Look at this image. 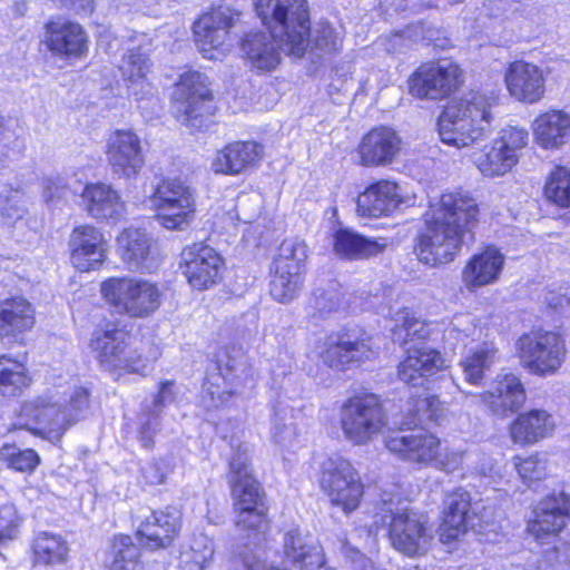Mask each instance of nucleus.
<instances>
[{"label":"nucleus","instance_id":"nucleus-63","mask_svg":"<svg viewBox=\"0 0 570 570\" xmlns=\"http://www.w3.org/2000/svg\"><path fill=\"white\" fill-rule=\"evenodd\" d=\"M20 148L14 130H12L8 122L0 117V166H4L14 154L16 149Z\"/></svg>","mask_w":570,"mask_h":570},{"label":"nucleus","instance_id":"nucleus-56","mask_svg":"<svg viewBox=\"0 0 570 570\" xmlns=\"http://www.w3.org/2000/svg\"><path fill=\"white\" fill-rule=\"evenodd\" d=\"M547 197L561 207H570V170L557 167L546 185Z\"/></svg>","mask_w":570,"mask_h":570},{"label":"nucleus","instance_id":"nucleus-57","mask_svg":"<svg viewBox=\"0 0 570 570\" xmlns=\"http://www.w3.org/2000/svg\"><path fill=\"white\" fill-rule=\"evenodd\" d=\"M28 214L26 199L21 191L10 190L0 205L1 223L6 226H14Z\"/></svg>","mask_w":570,"mask_h":570},{"label":"nucleus","instance_id":"nucleus-51","mask_svg":"<svg viewBox=\"0 0 570 570\" xmlns=\"http://www.w3.org/2000/svg\"><path fill=\"white\" fill-rule=\"evenodd\" d=\"M341 38L334 28L326 22H321L306 36V49L309 48L311 53L316 58L323 55L335 52L341 47Z\"/></svg>","mask_w":570,"mask_h":570},{"label":"nucleus","instance_id":"nucleus-60","mask_svg":"<svg viewBox=\"0 0 570 570\" xmlns=\"http://www.w3.org/2000/svg\"><path fill=\"white\" fill-rule=\"evenodd\" d=\"M159 430V413L151 411L149 405H145L144 413L140 416V426L138 430V441L145 449H153L155 436Z\"/></svg>","mask_w":570,"mask_h":570},{"label":"nucleus","instance_id":"nucleus-8","mask_svg":"<svg viewBox=\"0 0 570 570\" xmlns=\"http://www.w3.org/2000/svg\"><path fill=\"white\" fill-rule=\"evenodd\" d=\"M100 292L116 313L134 318L154 314L161 302V292L157 284L137 277L107 278L102 282Z\"/></svg>","mask_w":570,"mask_h":570},{"label":"nucleus","instance_id":"nucleus-28","mask_svg":"<svg viewBox=\"0 0 570 570\" xmlns=\"http://www.w3.org/2000/svg\"><path fill=\"white\" fill-rule=\"evenodd\" d=\"M88 215L97 220L117 223L126 216V203L110 185H87L81 194Z\"/></svg>","mask_w":570,"mask_h":570},{"label":"nucleus","instance_id":"nucleus-32","mask_svg":"<svg viewBox=\"0 0 570 570\" xmlns=\"http://www.w3.org/2000/svg\"><path fill=\"white\" fill-rule=\"evenodd\" d=\"M45 42L57 55L80 57L87 50V35L76 22L57 19L46 24Z\"/></svg>","mask_w":570,"mask_h":570},{"label":"nucleus","instance_id":"nucleus-24","mask_svg":"<svg viewBox=\"0 0 570 570\" xmlns=\"http://www.w3.org/2000/svg\"><path fill=\"white\" fill-rule=\"evenodd\" d=\"M180 511L176 508L154 511L137 529L139 544L156 550L169 547L180 528Z\"/></svg>","mask_w":570,"mask_h":570},{"label":"nucleus","instance_id":"nucleus-33","mask_svg":"<svg viewBox=\"0 0 570 570\" xmlns=\"http://www.w3.org/2000/svg\"><path fill=\"white\" fill-rule=\"evenodd\" d=\"M263 155V147L255 141H236L218 150L212 169L216 174L236 176L254 166Z\"/></svg>","mask_w":570,"mask_h":570},{"label":"nucleus","instance_id":"nucleus-10","mask_svg":"<svg viewBox=\"0 0 570 570\" xmlns=\"http://www.w3.org/2000/svg\"><path fill=\"white\" fill-rule=\"evenodd\" d=\"M151 204L157 213L158 223L166 229L183 230L194 220V190L180 179H163L151 195Z\"/></svg>","mask_w":570,"mask_h":570},{"label":"nucleus","instance_id":"nucleus-34","mask_svg":"<svg viewBox=\"0 0 570 570\" xmlns=\"http://www.w3.org/2000/svg\"><path fill=\"white\" fill-rule=\"evenodd\" d=\"M401 203L399 186L390 180H381L358 195L357 213L363 217H381L395 210Z\"/></svg>","mask_w":570,"mask_h":570},{"label":"nucleus","instance_id":"nucleus-36","mask_svg":"<svg viewBox=\"0 0 570 570\" xmlns=\"http://www.w3.org/2000/svg\"><path fill=\"white\" fill-rule=\"evenodd\" d=\"M150 59L140 49L129 50L122 58L120 71L126 81L128 91L137 100L151 97L154 87L148 79L150 73Z\"/></svg>","mask_w":570,"mask_h":570},{"label":"nucleus","instance_id":"nucleus-35","mask_svg":"<svg viewBox=\"0 0 570 570\" xmlns=\"http://www.w3.org/2000/svg\"><path fill=\"white\" fill-rule=\"evenodd\" d=\"M471 498L468 491L458 489L446 497L444 519L440 525V540L451 543L466 532Z\"/></svg>","mask_w":570,"mask_h":570},{"label":"nucleus","instance_id":"nucleus-1","mask_svg":"<svg viewBox=\"0 0 570 570\" xmlns=\"http://www.w3.org/2000/svg\"><path fill=\"white\" fill-rule=\"evenodd\" d=\"M255 11L268 33L252 31L243 40L246 59L258 72L277 68L282 52L295 58L306 51L309 10L306 0H255Z\"/></svg>","mask_w":570,"mask_h":570},{"label":"nucleus","instance_id":"nucleus-61","mask_svg":"<svg viewBox=\"0 0 570 570\" xmlns=\"http://www.w3.org/2000/svg\"><path fill=\"white\" fill-rule=\"evenodd\" d=\"M19 523L20 518L13 504L0 507V546L17 537Z\"/></svg>","mask_w":570,"mask_h":570},{"label":"nucleus","instance_id":"nucleus-42","mask_svg":"<svg viewBox=\"0 0 570 570\" xmlns=\"http://www.w3.org/2000/svg\"><path fill=\"white\" fill-rule=\"evenodd\" d=\"M498 360L499 350L493 342H484L469 350L460 361L464 380L470 384L480 385Z\"/></svg>","mask_w":570,"mask_h":570},{"label":"nucleus","instance_id":"nucleus-15","mask_svg":"<svg viewBox=\"0 0 570 570\" xmlns=\"http://www.w3.org/2000/svg\"><path fill=\"white\" fill-rule=\"evenodd\" d=\"M313 352L326 366L338 371L371 360L375 355L368 337H356L345 330L320 337Z\"/></svg>","mask_w":570,"mask_h":570},{"label":"nucleus","instance_id":"nucleus-19","mask_svg":"<svg viewBox=\"0 0 570 570\" xmlns=\"http://www.w3.org/2000/svg\"><path fill=\"white\" fill-rule=\"evenodd\" d=\"M239 11L223 3L203 14L194 24L195 40L204 55L230 45V30L239 19Z\"/></svg>","mask_w":570,"mask_h":570},{"label":"nucleus","instance_id":"nucleus-5","mask_svg":"<svg viewBox=\"0 0 570 570\" xmlns=\"http://www.w3.org/2000/svg\"><path fill=\"white\" fill-rule=\"evenodd\" d=\"M90 346L100 366L109 372L144 375L160 355L155 344L132 343L126 331L111 323L94 332Z\"/></svg>","mask_w":570,"mask_h":570},{"label":"nucleus","instance_id":"nucleus-39","mask_svg":"<svg viewBox=\"0 0 570 570\" xmlns=\"http://www.w3.org/2000/svg\"><path fill=\"white\" fill-rule=\"evenodd\" d=\"M35 324V309L22 296L0 301V336L16 335Z\"/></svg>","mask_w":570,"mask_h":570},{"label":"nucleus","instance_id":"nucleus-48","mask_svg":"<svg viewBox=\"0 0 570 570\" xmlns=\"http://www.w3.org/2000/svg\"><path fill=\"white\" fill-rule=\"evenodd\" d=\"M114 561L110 570H142L140 550L129 535H117L112 543Z\"/></svg>","mask_w":570,"mask_h":570},{"label":"nucleus","instance_id":"nucleus-37","mask_svg":"<svg viewBox=\"0 0 570 570\" xmlns=\"http://www.w3.org/2000/svg\"><path fill=\"white\" fill-rule=\"evenodd\" d=\"M553 428L554 422L548 412L532 410L511 423L509 434L514 444L529 445L551 435Z\"/></svg>","mask_w":570,"mask_h":570},{"label":"nucleus","instance_id":"nucleus-11","mask_svg":"<svg viewBox=\"0 0 570 570\" xmlns=\"http://www.w3.org/2000/svg\"><path fill=\"white\" fill-rule=\"evenodd\" d=\"M320 485L334 505L354 511L363 497V484L351 462L341 455L326 458L320 470Z\"/></svg>","mask_w":570,"mask_h":570},{"label":"nucleus","instance_id":"nucleus-46","mask_svg":"<svg viewBox=\"0 0 570 570\" xmlns=\"http://www.w3.org/2000/svg\"><path fill=\"white\" fill-rule=\"evenodd\" d=\"M409 412L412 417L410 421L402 423V426H406V429L428 422H439L442 417L443 409L435 395L424 391L416 397L411 396Z\"/></svg>","mask_w":570,"mask_h":570},{"label":"nucleus","instance_id":"nucleus-31","mask_svg":"<svg viewBox=\"0 0 570 570\" xmlns=\"http://www.w3.org/2000/svg\"><path fill=\"white\" fill-rule=\"evenodd\" d=\"M505 83L510 95L519 101L534 104L544 95V78L535 66L514 61L505 72Z\"/></svg>","mask_w":570,"mask_h":570},{"label":"nucleus","instance_id":"nucleus-41","mask_svg":"<svg viewBox=\"0 0 570 570\" xmlns=\"http://www.w3.org/2000/svg\"><path fill=\"white\" fill-rule=\"evenodd\" d=\"M335 253L348 259H365L382 253L386 244L379 243L348 229H338L333 235Z\"/></svg>","mask_w":570,"mask_h":570},{"label":"nucleus","instance_id":"nucleus-54","mask_svg":"<svg viewBox=\"0 0 570 570\" xmlns=\"http://www.w3.org/2000/svg\"><path fill=\"white\" fill-rule=\"evenodd\" d=\"M341 304L340 294L335 289H316L306 306L307 317L318 322L336 312Z\"/></svg>","mask_w":570,"mask_h":570},{"label":"nucleus","instance_id":"nucleus-50","mask_svg":"<svg viewBox=\"0 0 570 570\" xmlns=\"http://www.w3.org/2000/svg\"><path fill=\"white\" fill-rule=\"evenodd\" d=\"M283 266H273V275L271 281V294L272 296L281 302L287 303L292 301L301 291L302 287V275L293 272L286 273Z\"/></svg>","mask_w":570,"mask_h":570},{"label":"nucleus","instance_id":"nucleus-27","mask_svg":"<svg viewBox=\"0 0 570 570\" xmlns=\"http://www.w3.org/2000/svg\"><path fill=\"white\" fill-rule=\"evenodd\" d=\"M120 256L130 271L150 273L157 267L153 239L145 230L127 228L118 237Z\"/></svg>","mask_w":570,"mask_h":570},{"label":"nucleus","instance_id":"nucleus-64","mask_svg":"<svg viewBox=\"0 0 570 570\" xmlns=\"http://www.w3.org/2000/svg\"><path fill=\"white\" fill-rule=\"evenodd\" d=\"M174 465L169 459L160 458L142 469V475L146 482L150 484H161L173 472Z\"/></svg>","mask_w":570,"mask_h":570},{"label":"nucleus","instance_id":"nucleus-17","mask_svg":"<svg viewBox=\"0 0 570 570\" xmlns=\"http://www.w3.org/2000/svg\"><path fill=\"white\" fill-rule=\"evenodd\" d=\"M180 268L188 284L197 291H205L222 279L224 261L209 245L195 243L183 249Z\"/></svg>","mask_w":570,"mask_h":570},{"label":"nucleus","instance_id":"nucleus-12","mask_svg":"<svg viewBox=\"0 0 570 570\" xmlns=\"http://www.w3.org/2000/svg\"><path fill=\"white\" fill-rule=\"evenodd\" d=\"M217 374H212L203 386L202 403L207 409H217L237 394L246 377L247 363L240 348H225L217 355Z\"/></svg>","mask_w":570,"mask_h":570},{"label":"nucleus","instance_id":"nucleus-13","mask_svg":"<svg viewBox=\"0 0 570 570\" xmlns=\"http://www.w3.org/2000/svg\"><path fill=\"white\" fill-rule=\"evenodd\" d=\"M529 134L524 128L508 126L490 146L474 154L473 163L485 177H499L509 173L519 160V151L525 147Z\"/></svg>","mask_w":570,"mask_h":570},{"label":"nucleus","instance_id":"nucleus-16","mask_svg":"<svg viewBox=\"0 0 570 570\" xmlns=\"http://www.w3.org/2000/svg\"><path fill=\"white\" fill-rule=\"evenodd\" d=\"M461 69L451 60L421 65L409 79L410 94L420 99H442L459 88Z\"/></svg>","mask_w":570,"mask_h":570},{"label":"nucleus","instance_id":"nucleus-21","mask_svg":"<svg viewBox=\"0 0 570 570\" xmlns=\"http://www.w3.org/2000/svg\"><path fill=\"white\" fill-rule=\"evenodd\" d=\"M72 265L80 272L98 269L107 257V242L101 232L91 226L76 227L69 239Z\"/></svg>","mask_w":570,"mask_h":570},{"label":"nucleus","instance_id":"nucleus-58","mask_svg":"<svg viewBox=\"0 0 570 570\" xmlns=\"http://www.w3.org/2000/svg\"><path fill=\"white\" fill-rule=\"evenodd\" d=\"M232 450L233 455L229 460L228 473L229 484L254 478L249 465L248 445L243 443H233Z\"/></svg>","mask_w":570,"mask_h":570},{"label":"nucleus","instance_id":"nucleus-4","mask_svg":"<svg viewBox=\"0 0 570 570\" xmlns=\"http://www.w3.org/2000/svg\"><path fill=\"white\" fill-rule=\"evenodd\" d=\"M89 407V391L75 386L62 399L58 391L26 402L20 412L23 426L33 433L45 435L51 441H59L65 432L85 417Z\"/></svg>","mask_w":570,"mask_h":570},{"label":"nucleus","instance_id":"nucleus-14","mask_svg":"<svg viewBox=\"0 0 570 570\" xmlns=\"http://www.w3.org/2000/svg\"><path fill=\"white\" fill-rule=\"evenodd\" d=\"M519 354L523 367L535 375L554 374L563 363L566 344L554 332L538 331L519 340Z\"/></svg>","mask_w":570,"mask_h":570},{"label":"nucleus","instance_id":"nucleus-47","mask_svg":"<svg viewBox=\"0 0 570 570\" xmlns=\"http://www.w3.org/2000/svg\"><path fill=\"white\" fill-rule=\"evenodd\" d=\"M271 434L273 442L282 449H288L295 444L298 434L292 409L282 404L274 406Z\"/></svg>","mask_w":570,"mask_h":570},{"label":"nucleus","instance_id":"nucleus-3","mask_svg":"<svg viewBox=\"0 0 570 570\" xmlns=\"http://www.w3.org/2000/svg\"><path fill=\"white\" fill-rule=\"evenodd\" d=\"M497 105V96L474 91L449 105L438 121L442 142L460 149L485 137Z\"/></svg>","mask_w":570,"mask_h":570},{"label":"nucleus","instance_id":"nucleus-43","mask_svg":"<svg viewBox=\"0 0 570 570\" xmlns=\"http://www.w3.org/2000/svg\"><path fill=\"white\" fill-rule=\"evenodd\" d=\"M31 384L24 363L9 355H0V394L4 397L20 395Z\"/></svg>","mask_w":570,"mask_h":570},{"label":"nucleus","instance_id":"nucleus-29","mask_svg":"<svg viewBox=\"0 0 570 570\" xmlns=\"http://www.w3.org/2000/svg\"><path fill=\"white\" fill-rule=\"evenodd\" d=\"M570 513V500L563 493L552 494L539 502L534 510V519L529 522L528 530L537 539L556 534L566 527Z\"/></svg>","mask_w":570,"mask_h":570},{"label":"nucleus","instance_id":"nucleus-59","mask_svg":"<svg viewBox=\"0 0 570 570\" xmlns=\"http://www.w3.org/2000/svg\"><path fill=\"white\" fill-rule=\"evenodd\" d=\"M513 462L520 479L528 487H531L532 483L542 480L547 474L546 461L537 454L528 458L517 455L513 458Z\"/></svg>","mask_w":570,"mask_h":570},{"label":"nucleus","instance_id":"nucleus-40","mask_svg":"<svg viewBox=\"0 0 570 570\" xmlns=\"http://www.w3.org/2000/svg\"><path fill=\"white\" fill-rule=\"evenodd\" d=\"M393 322L392 340L401 346H420L431 335V325L409 308L397 311Z\"/></svg>","mask_w":570,"mask_h":570},{"label":"nucleus","instance_id":"nucleus-7","mask_svg":"<svg viewBox=\"0 0 570 570\" xmlns=\"http://www.w3.org/2000/svg\"><path fill=\"white\" fill-rule=\"evenodd\" d=\"M340 424L348 443L364 446L372 443L386 429L389 417L379 395L361 393L343 403Z\"/></svg>","mask_w":570,"mask_h":570},{"label":"nucleus","instance_id":"nucleus-38","mask_svg":"<svg viewBox=\"0 0 570 570\" xmlns=\"http://www.w3.org/2000/svg\"><path fill=\"white\" fill-rule=\"evenodd\" d=\"M533 135L542 148H560L570 138V115L562 110L540 115L533 122Z\"/></svg>","mask_w":570,"mask_h":570},{"label":"nucleus","instance_id":"nucleus-6","mask_svg":"<svg viewBox=\"0 0 570 570\" xmlns=\"http://www.w3.org/2000/svg\"><path fill=\"white\" fill-rule=\"evenodd\" d=\"M374 518L376 528H387L391 546L400 553L415 558L429 551L433 529L417 512L389 501Z\"/></svg>","mask_w":570,"mask_h":570},{"label":"nucleus","instance_id":"nucleus-30","mask_svg":"<svg viewBox=\"0 0 570 570\" xmlns=\"http://www.w3.org/2000/svg\"><path fill=\"white\" fill-rule=\"evenodd\" d=\"M284 556L299 570H328L317 540L294 528L284 534Z\"/></svg>","mask_w":570,"mask_h":570},{"label":"nucleus","instance_id":"nucleus-2","mask_svg":"<svg viewBox=\"0 0 570 570\" xmlns=\"http://www.w3.org/2000/svg\"><path fill=\"white\" fill-rule=\"evenodd\" d=\"M478 214V204L468 194H443L425 214V227L415 246L417 258L431 266L452 262L461 248L464 234L476 224Z\"/></svg>","mask_w":570,"mask_h":570},{"label":"nucleus","instance_id":"nucleus-23","mask_svg":"<svg viewBox=\"0 0 570 570\" xmlns=\"http://www.w3.org/2000/svg\"><path fill=\"white\" fill-rule=\"evenodd\" d=\"M401 150V138L390 127L380 126L368 131L357 147L360 164L365 167L391 165Z\"/></svg>","mask_w":570,"mask_h":570},{"label":"nucleus","instance_id":"nucleus-49","mask_svg":"<svg viewBox=\"0 0 570 570\" xmlns=\"http://www.w3.org/2000/svg\"><path fill=\"white\" fill-rule=\"evenodd\" d=\"M235 527L245 538L256 537L267 528V507L234 508Z\"/></svg>","mask_w":570,"mask_h":570},{"label":"nucleus","instance_id":"nucleus-45","mask_svg":"<svg viewBox=\"0 0 570 570\" xmlns=\"http://www.w3.org/2000/svg\"><path fill=\"white\" fill-rule=\"evenodd\" d=\"M215 552L214 541L206 534L195 535L188 548L179 556L180 570H204L212 562Z\"/></svg>","mask_w":570,"mask_h":570},{"label":"nucleus","instance_id":"nucleus-44","mask_svg":"<svg viewBox=\"0 0 570 570\" xmlns=\"http://www.w3.org/2000/svg\"><path fill=\"white\" fill-rule=\"evenodd\" d=\"M32 548L37 563L55 566L67 561L68 546L58 534L39 533L33 540Z\"/></svg>","mask_w":570,"mask_h":570},{"label":"nucleus","instance_id":"nucleus-25","mask_svg":"<svg viewBox=\"0 0 570 570\" xmlns=\"http://www.w3.org/2000/svg\"><path fill=\"white\" fill-rule=\"evenodd\" d=\"M505 257L494 246H487L474 254L465 264L462 271V283L470 292L499 281Z\"/></svg>","mask_w":570,"mask_h":570},{"label":"nucleus","instance_id":"nucleus-62","mask_svg":"<svg viewBox=\"0 0 570 570\" xmlns=\"http://www.w3.org/2000/svg\"><path fill=\"white\" fill-rule=\"evenodd\" d=\"M465 452L462 450L455 449H442L438 450L436 458L433 460L431 465L434 468L445 471L453 472L456 471L464 462Z\"/></svg>","mask_w":570,"mask_h":570},{"label":"nucleus","instance_id":"nucleus-52","mask_svg":"<svg viewBox=\"0 0 570 570\" xmlns=\"http://www.w3.org/2000/svg\"><path fill=\"white\" fill-rule=\"evenodd\" d=\"M307 258L306 246L297 240H284L274 259L273 266L282 267L288 272L302 275Z\"/></svg>","mask_w":570,"mask_h":570},{"label":"nucleus","instance_id":"nucleus-18","mask_svg":"<svg viewBox=\"0 0 570 570\" xmlns=\"http://www.w3.org/2000/svg\"><path fill=\"white\" fill-rule=\"evenodd\" d=\"M106 157L112 174L127 180L136 179L145 166L140 138L131 129H117L110 134Z\"/></svg>","mask_w":570,"mask_h":570},{"label":"nucleus","instance_id":"nucleus-53","mask_svg":"<svg viewBox=\"0 0 570 570\" xmlns=\"http://www.w3.org/2000/svg\"><path fill=\"white\" fill-rule=\"evenodd\" d=\"M229 485L233 508L266 507L264 492L259 482L255 478Z\"/></svg>","mask_w":570,"mask_h":570},{"label":"nucleus","instance_id":"nucleus-55","mask_svg":"<svg viewBox=\"0 0 570 570\" xmlns=\"http://www.w3.org/2000/svg\"><path fill=\"white\" fill-rule=\"evenodd\" d=\"M0 460L8 468L20 472H31L39 464V455L31 449L21 450L14 444H4L0 449Z\"/></svg>","mask_w":570,"mask_h":570},{"label":"nucleus","instance_id":"nucleus-22","mask_svg":"<svg viewBox=\"0 0 570 570\" xmlns=\"http://www.w3.org/2000/svg\"><path fill=\"white\" fill-rule=\"evenodd\" d=\"M466 397L471 396L475 403L484 404L492 414L507 416L519 410L525 401V391L521 381L513 374L499 375L485 393L469 394L462 391Z\"/></svg>","mask_w":570,"mask_h":570},{"label":"nucleus","instance_id":"nucleus-26","mask_svg":"<svg viewBox=\"0 0 570 570\" xmlns=\"http://www.w3.org/2000/svg\"><path fill=\"white\" fill-rule=\"evenodd\" d=\"M445 367L441 353L422 344L406 347V356L399 365V377L414 387L422 386L425 377Z\"/></svg>","mask_w":570,"mask_h":570},{"label":"nucleus","instance_id":"nucleus-20","mask_svg":"<svg viewBox=\"0 0 570 570\" xmlns=\"http://www.w3.org/2000/svg\"><path fill=\"white\" fill-rule=\"evenodd\" d=\"M406 426L392 433L385 441L389 451L399 458L421 464L431 465L440 450V440L425 430L407 431Z\"/></svg>","mask_w":570,"mask_h":570},{"label":"nucleus","instance_id":"nucleus-9","mask_svg":"<svg viewBox=\"0 0 570 570\" xmlns=\"http://www.w3.org/2000/svg\"><path fill=\"white\" fill-rule=\"evenodd\" d=\"M173 99L175 117L194 129L203 128L215 111L208 78L198 71L189 70L180 76Z\"/></svg>","mask_w":570,"mask_h":570}]
</instances>
